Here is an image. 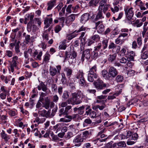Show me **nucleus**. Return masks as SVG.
Masks as SVG:
<instances>
[{
    "label": "nucleus",
    "mask_w": 148,
    "mask_h": 148,
    "mask_svg": "<svg viewBox=\"0 0 148 148\" xmlns=\"http://www.w3.org/2000/svg\"><path fill=\"white\" fill-rule=\"evenodd\" d=\"M99 6L97 10V12L94 21H97L104 18L103 13L106 14L110 7V5L107 3V0H99Z\"/></svg>",
    "instance_id": "f257e3e1"
},
{
    "label": "nucleus",
    "mask_w": 148,
    "mask_h": 148,
    "mask_svg": "<svg viewBox=\"0 0 148 148\" xmlns=\"http://www.w3.org/2000/svg\"><path fill=\"white\" fill-rule=\"evenodd\" d=\"M93 84L97 89L99 90H102L106 88H107L110 86L109 84L104 83L103 80L99 78L94 81Z\"/></svg>",
    "instance_id": "f03ea898"
},
{
    "label": "nucleus",
    "mask_w": 148,
    "mask_h": 148,
    "mask_svg": "<svg viewBox=\"0 0 148 148\" xmlns=\"http://www.w3.org/2000/svg\"><path fill=\"white\" fill-rule=\"evenodd\" d=\"M68 103L69 104L70 103L73 105H78L82 103V101L78 98L77 96L76 92L72 93V97L71 99H69L67 100Z\"/></svg>",
    "instance_id": "7ed1b4c3"
},
{
    "label": "nucleus",
    "mask_w": 148,
    "mask_h": 148,
    "mask_svg": "<svg viewBox=\"0 0 148 148\" xmlns=\"http://www.w3.org/2000/svg\"><path fill=\"white\" fill-rule=\"evenodd\" d=\"M94 21V19L93 22L95 24V27L94 28L97 30V32L99 33H101L103 32L104 30L105 26L103 24V21Z\"/></svg>",
    "instance_id": "20e7f679"
},
{
    "label": "nucleus",
    "mask_w": 148,
    "mask_h": 148,
    "mask_svg": "<svg viewBox=\"0 0 148 148\" xmlns=\"http://www.w3.org/2000/svg\"><path fill=\"white\" fill-rule=\"evenodd\" d=\"M133 8L132 7H130L128 6L125 7L124 10L125 14L126 16L127 19L129 20H130L133 17L134 14Z\"/></svg>",
    "instance_id": "39448f33"
},
{
    "label": "nucleus",
    "mask_w": 148,
    "mask_h": 148,
    "mask_svg": "<svg viewBox=\"0 0 148 148\" xmlns=\"http://www.w3.org/2000/svg\"><path fill=\"white\" fill-rule=\"evenodd\" d=\"M52 14L47 15L45 18L44 21V24L45 25L44 28L45 29L49 27L52 23L53 21V19L52 17Z\"/></svg>",
    "instance_id": "423d86ee"
},
{
    "label": "nucleus",
    "mask_w": 148,
    "mask_h": 148,
    "mask_svg": "<svg viewBox=\"0 0 148 148\" xmlns=\"http://www.w3.org/2000/svg\"><path fill=\"white\" fill-rule=\"evenodd\" d=\"M108 73L110 78H114L118 74V71L117 69L113 66H110L108 67Z\"/></svg>",
    "instance_id": "0eeeda50"
},
{
    "label": "nucleus",
    "mask_w": 148,
    "mask_h": 148,
    "mask_svg": "<svg viewBox=\"0 0 148 148\" xmlns=\"http://www.w3.org/2000/svg\"><path fill=\"white\" fill-rule=\"evenodd\" d=\"M84 141L80 135H78L76 136L73 140V143L76 147H79L81 145V143Z\"/></svg>",
    "instance_id": "6e6552de"
},
{
    "label": "nucleus",
    "mask_w": 148,
    "mask_h": 148,
    "mask_svg": "<svg viewBox=\"0 0 148 148\" xmlns=\"http://www.w3.org/2000/svg\"><path fill=\"white\" fill-rule=\"evenodd\" d=\"M122 86L123 85L122 84L119 85L118 87L116 88V92L113 95L108 96L107 98L108 99V100L113 99L116 98V96H117L121 94L122 90L121 88Z\"/></svg>",
    "instance_id": "1a4fd4ad"
},
{
    "label": "nucleus",
    "mask_w": 148,
    "mask_h": 148,
    "mask_svg": "<svg viewBox=\"0 0 148 148\" xmlns=\"http://www.w3.org/2000/svg\"><path fill=\"white\" fill-rule=\"evenodd\" d=\"M93 131V129H90L88 130H86L83 132L80 135L84 141L87 138L92 135Z\"/></svg>",
    "instance_id": "9d476101"
},
{
    "label": "nucleus",
    "mask_w": 148,
    "mask_h": 148,
    "mask_svg": "<svg viewBox=\"0 0 148 148\" xmlns=\"http://www.w3.org/2000/svg\"><path fill=\"white\" fill-rule=\"evenodd\" d=\"M50 110L47 111L45 109L41 110H39L38 112L39 116L45 117L46 118H50Z\"/></svg>",
    "instance_id": "9b49d317"
},
{
    "label": "nucleus",
    "mask_w": 148,
    "mask_h": 148,
    "mask_svg": "<svg viewBox=\"0 0 148 148\" xmlns=\"http://www.w3.org/2000/svg\"><path fill=\"white\" fill-rule=\"evenodd\" d=\"M78 14H71L68 16L66 18V23L67 25L70 24L75 19L76 17H77Z\"/></svg>",
    "instance_id": "f8f14e48"
},
{
    "label": "nucleus",
    "mask_w": 148,
    "mask_h": 148,
    "mask_svg": "<svg viewBox=\"0 0 148 148\" xmlns=\"http://www.w3.org/2000/svg\"><path fill=\"white\" fill-rule=\"evenodd\" d=\"M18 58L16 56L12 58V62L10 65V70L13 73L14 71V67L18 69V68L17 67V60Z\"/></svg>",
    "instance_id": "ddd939ff"
},
{
    "label": "nucleus",
    "mask_w": 148,
    "mask_h": 148,
    "mask_svg": "<svg viewBox=\"0 0 148 148\" xmlns=\"http://www.w3.org/2000/svg\"><path fill=\"white\" fill-rule=\"evenodd\" d=\"M90 50L89 49H86L83 51L81 57V61L83 62L84 60V58L87 59H89L90 58Z\"/></svg>",
    "instance_id": "4468645a"
},
{
    "label": "nucleus",
    "mask_w": 148,
    "mask_h": 148,
    "mask_svg": "<svg viewBox=\"0 0 148 148\" xmlns=\"http://www.w3.org/2000/svg\"><path fill=\"white\" fill-rule=\"evenodd\" d=\"M0 135L2 139H3L5 143H7L10 138L11 136L8 135L3 130L0 133Z\"/></svg>",
    "instance_id": "2eb2a0df"
},
{
    "label": "nucleus",
    "mask_w": 148,
    "mask_h": 148,
    "mask_svg": "<svg viewBox=\"0 0 148 148\" xmlns=\"http://www.w3.org/2000/svg\"><path fill=\"white\" fill-rule=\"evenodd\" d=\"M90 14L86 13L83 14L81 16L80 22L82 23H85L89 19Z\"/></svg>",
    "instance_id": "dca6fc26"
},
{
    "label": "nucleus",
    "mask_w": 148,
    "mask_h": 148,
    "mask_svg": "<svg viewBox=\"0 0 148 148\" xmlns=\"http://www.w3.org/2000/svg\"><path fill=\"white\" fill-rule=\"evenodd\" d=\"M37 88L39 90H42L43 91H46L47 90H49L47 86L45 85L43 82H41L38 86Z\"/></svg>",
    "instance_id": "f3484780"
},
{
    "label": "nucleus",
    "mask_w": 148,
    "mask_h": 148,
    "mask_svg": "<svg viewBox=\"0 0 148 148\" xmlns=\"http://www.w3.org/2000/svg\"><path fill=\"white\" fill-rule=\"evenodd\" d=\"M100 47H95V51H93L90 55V57L92 59L95 60L98 57V53L97 51L100 49Z\"/></svg>",
    "instance_id": "a211bd4d"
},
{
    "label": "nucleus",
    "mask_w": 148,
    "mask_h": 148,
    "mask_svg": "<svg viewBox=\"0 0 148 148\" xmlns=\"http://www.w3.org/2000/svg\"><path fill=\"white\" fill-rule=\"evenodd\" d=\"M127 52V54H126V57L127 58V60H129L130 61H134V57L135 56V54L134 52L131 51L129 52Z\"/></svg>",
    "instance_id": "6ab92c4d"
},
{
    "label": "nucleus",
    "mask_w": 148,
    "mask_h": 148,
    "mask_svg": "<svg viewBox=\"0 0 148 148\" xmlns=\"http://www.w3.org/2000/svg\"><path fill=\"white\" fill-rule=\"evenodd\" d=\"M73 117L71 116L66 115L65 116L64 118H61L59 121L64 122H69L71 121Z\"/></svg>",
    "instance_id": "aec40b11"
},
{
    "label": "nucleus",
    "mask_w": 148,
    "mask_h": 148,
    "mask_svg": "<svg viewBox=\"0 0 148 148\" xmlns=\"http://www.w3.org/2000/svg\"><path fill=\"white\" fill-rule=\"evenodd\" d=\"M98 77V75L97 74H93L88 73V80L91 82H93L94 79H97Z\"/></svg>",
    "instance_id": "412c9836"
},
{
    "label": "nucleus",
    "mask_w": 148,
    "mask_h": 148,
    "mask_svg": "<svg viewBox=\"0 0 148 148\" xmlns=\"http://www.w3.org/2000/svg\"><path fill=\"white\" fill-rule=\"evenodd\" d=\"M106 105L104 104L102 106H100L98 105H95L92 104V108L93 110H97L98 109H99L100 110H102L106 107Z\"/></svg>",
    "instance_id": "4be33fe9"
},
{
    "label": "nucleus",
    "mask_w": 148,
    "mask_h": 148,
    "mask_svg": "<svg viewBox=\"0 0 148 148\" xmlns=\"http://www.w3.org/2000/svg\"><path fill=\"white\" fill-rule=\"evenodd\" d=\"M64 71L65 72L66 76L69 79L72 73V69L69 67H65L64 69Z\"/></svg>",
    "instance_id": "5701e85b"
},
{
    "label": "nucleus",
    "mask_w": 148,
    "mask_h": 148,
    "mask_svg": "<svg viewBox=\"0 0 148 148\" xmlns=\"http://www.w3.org/2000/svg\"><path fill=\"white\" fill-rule=\"evenodd\" d=\"M11 77L12 76L10 75L8 76H5L2 75H1L0 77L2 81L4 82L6 84H7L8 83V81L10 80V79Z\"/></svg>",
    "instance_id": "b1692460"
},
{
    "label": "nucleus",
    "mask_w": 148,
    "mask_h": 148,
    "mask_svg": "<svg viewBox=\"0 0 148 148\" xmlns=\"http://www.w3.org/2000/svg\"><path fill=\"white\" fill-rule=\"evenodd\" d=\"M78 33L76 32L75 31L67 35V38L68 40H70L77 36L78 35Z\"/></svg>",
    "instance_id": "393cba45"
},
{
    "label": "nucleus",
    "mask_w": 148,
    "mask_h": 148,
    "mask_svg": "<svg viewBox=\"0 0 148 148\" xmlns=\"http://www.w3.org/2000/svg\"><path fill=\"white\" fill-rule=\"evenodd\" d=\"M56 0H53L48 2L47 3L48 7L47 10H50L54 7L56 5Z\"/></svg>",
    "instance_id": "a878e982"
},
{
    "label": "nucleus",
    "mask_w": 148,
    "mask_h": 148,
    "mask_svg": "<svg viewBox=\"0 0 148 148\" xmlns=\"http://www.w3.org/2000/svg\"><path fill=\"white\" fill-rule=\"evenodd\" d=\"M49 71L50 75L52 76H54L58 73L57 69L53 66H50Z\"/></svg>",
    "instance_id": "bb28decb"
},
{
    "label": "nucleus",
    "mask_w": 148,
    "mask_h": 148,
    "mask_svg": "<svg viewBox=\"0 0 148 148\" xmlns=\"http://www.w3.org/2000/svg\"><path fill=\"white\" fill-rule=\"evenodd\" d=\"M102 76L105 79L109 80L110 79V76H109L108 72L106 70H104L101 72Z\"/></svg>",
    "instance_id": "cd10ccee"
},
{
    "label": "nucleus",
    "mask_w": 148,
    "mask_h": 148,
    "mask_svg": "<svg viewBox=\"0 0 148 148\" xmlns=\"http://www.w3.org/2000/svg\"><path fill=\"white\" fill-rule=\"evenodd\" d=\"M69 92L66 90L64 91L63 92L62 97V100L64 101L69 99Z\"/></svg>",
    "instance_id": "c85d7f7f"
},
{
    "label": "nucleus",
    "mask_w": 148,
    "mask_h": 148,
    "mask_svg": "<svg viewBox=\"0 0 148 148\" xmlns=\"http://www.w3.org/2000/svg\"><path fill=\"white\" fill-rule=\"evenodd\" d=\"M16 34L14 33H12L10 37L11 38V41L12 42H14L13 43H11L10 44L11 46H15L16 43V40L15 39L16 37Z\"/></svg>",
    "instance_id": "c756f323"
},
{
    "label": "nucleus",
    "mask_w": 148,
    "mask_h": 148,
    "mask_svg": "<svg viewBox=\"0 0 148 148\" xmlns=\"http://www.w3.org/2000/svg\"><path fill=\"white\" fill-rule=\"evenodd\" d=\"M97 70V66L96 65H95L90 69L89 73L95 75L97 74H96Z\"/></svg>",
    "instance_id": "7c9ffc66"
},
{
    "label": "nucleus",
    "mask_w": 148,
    "mask_h": 148,
    "mask_svg": "<svg viewBox=\"0 0 148 148\" xmlns=\"http://www.w3.org/2000/svg\"><path fill=\"white\" fill-rule=\"evenodd\" d=\"M50 55L48 53H46L44 56V58L43 62L44 63L47 64L49 62Z\"/></svg>",
    "instance_id": "2f4dec72"
},
{
    "label": "nucleus",
    "mask_w": 148,
    "mask_h": 148,
    "mask_svg": "<svg viewBox=\"0 0 148 148\" xmlns=\"http://www.w3.org/2000/svg\"><path fill=\"white\" fill-rule=\"evenodd\" d=\"M33 22L35 24H37L39 27H40L42 23L41 19L40 18H35L33 20Z\"/></svg>",
    "instance_id": "473e14b6"
},
{
    "label": "nucleus",
    "mask_w": 148,
    "mask_h": 148,
    "mask_svg": "<svg viewBox=\"0 0 148 148\" xmlns=\"http://www.w3.org/2000/svg\"><path fill=\"white\" fill-rule=\"evenodd\" d=\"M143 24V22H140V20L137 19L134 23H133L132 25L134 27H139L141 26Z\"/></svg>",
    "instance_id": "72a5a7b5"
},
{
    "label": "nucleus",
    "mask_w": 148,
    "mask_h": 148,
    "mask_svg": "<svg viewBox=\"0 0 148 148\" xmlns=\"http://www.w3.org/2000/svg\"><path fill=\"white\" fill-rule=\"evenodd\" d=\"M98 3V0H90L89 5L90 6L96 7L97 6Z\"/></svg>",
    "instance_id": "f704fd0d"
},
{
    "label": "nucleus",
    "mask_w": 148,
    "mask_h": 148,
    "mask_svg": "<svg viewBox=\"0 0 148 148\" xmlns=\"http://www.w3.org/2000/svg\"><path fill=\"white\" fill-rule=\"evenodd\" d=\"M85 106L84 105L78 108V114L80 115L83 114L84 112Z\"/></svg>",
    "instance_id": "c9c22d12"
},
{
    "label": "nucleus",
    "mask_w": 148,
    "mask_h": 148,
    "mask_svg": "<svg viewBox=\"0 0 148 148\" xmlns=\"http://www.w3.org/2000/svg\"><path fill=\"white\" fill-rule=\"evenodd\" d=\"M72 106H67L65 108V113L66 115H68L70 112L71 110H70L71 109Z\"/></svg>",
    "instance_id": "e433bc0d"
},
{
    "label": "nucleus",
    "mask_w": 148,
    "mask_h": 148,
    "mask_svg": "<svg viewBox=\"0 0 148 148\" xmlns=\"http://www.w3.org/2000/svg\"><path fill=\"white\" fill-rule=\"evenodd\" d=\"M116 55L115 54L110 55L108 57V60L110 62H112L115 60Z\"/></svg>",
    "instance_id": "4c0bfd02"
},
{
    "label": "nucleus",
    "mask_w": 148,
    "mask_h": 148,
    "mask_svg": "<svg viewBox=\"0 0 148 148\" xmlns=\"http://www.w3.org/2000/svg\"><path fill=\"white\" fill-rule=\"evenodd\" d=\"M84 73L82 71H79L77 72L76 75V77L77 79H81L84 78Z\"/></svg>",
    "instance_id": "58836bf2"
},
{
    "label": "nucleus",
    "mask_w": 148,
    "mask_h": 148,
    "mask_svg": "<svg viewBox=\"0 0 148 148\" xmlns=\"http://www.w3.org/2000/svg\"><path fill=\"white\" fill-rule=\"evenodd\" d=\"M98 128L100 131L98 133V135L101 134L106 131V129L105 127H102V126H100Z\"/></svg>",
    "instance_id": "ea45409f"
},
{
    "label": "nucleus",
    "mask_w": 148,
    "mask_h": 148,
    "mask_svg": "<svg viewBox=\"0 0 148 148\" xmlns=\"http://www.w3.org/2000/svg\"><path fill=\"white\" fill-rule=\"evenodd\" d=\"M124 39L121 38L119 36L115 40V42L116 44L121 45L124 42Z\"/></svg>",
    "instance_id": "a19ab883"
},
{
    "label": "nucleus",
    "mask_w": 148,
    "mask_h": 148,
    "mask_svg": "<svg viewBox=\"0 0 148 148\" xmlns=\"http://www.w3.org/2000/svg\"><path fill=\"white\" fill-rule=\"evenodd\" d=\"M79 84L81 86H86V81L84 77L79 79Z\"/></svg>",
    "instance_id": "79ce46f5"
},
{
    "label": "nucleus",
    "mask_w": 148,
    "mask_h": 148,
    "mask_svg": "<svg viewBox=\"0 0 148 148\" xmlns=\"http://www.w3.org/2000/svg\"><path fill=\"white\" fill-rule=\"evenodd\" d=\"M50 101L49 99H47L45 100V103L43 104V107L46 109H48L50 107Z\"/></svg>",
    "instance_id": "37998d69"
},
{
    "label": "nucleus",
    "mask_w": 148,
    "mask_h": 148,
    "mask_svg": "<svg viewBox=\"0 0 148 148\" xmlns=\"http://www.w3.org/2000/svg\"><path fill=\"white\" fill-rule=\"evenodd\" d=\"M57 110L58 107L57 106H56L52 110L51 114L50 113V118L54 116L56 113L57 111Z\"/></svg>",
    "instance_id": "c03bdc74"
},
{
    "label": "nucleus",
    "mask_w": 148,
    "mask_h": 148,
    "mask_svg": "<svg viewBox=\"0 0 148 148\" xmlns=\"http://www.w3.org/2000/svg\"><path fill=\"white\" fill-rule=\"evenodd\" d=\"M2 92V93H9L7 89V88L3 85H2L1 87L0 92Z\"/></svg>",
    "instance_id": "a18cd8bd"
},
{
    "label": "nucleus",
    "mask_w": 148,
    "mask_h": 148,
    "mask_svg": "<svg viewBox=\"0 0 148 148\" xmlns=\"http://www.w3.org/2000/svg\"><path fill=\"white\" fill-rule=\"evenodd\" d=\"M66 7V5H65L64 7L62 8L61 10L59 13L60 16H64L65 13V9Z\"/></svg>",
    "instance_id": "49530a36"
},
{
    "label": "nucleus",
    "mask_w": 148,
    "mask_h": 148,
    "mask_svg": "<svg viewBox=\"0 0 148 148\" xmlns=\"http://www.w3.org/2000/svg\"><path fill=\"white\" fill-rule=\"evenodd\" d=\"M117 146L119 147H125L126 145L124 141H121L117 143Z\"/></svg>",
    "instance_id": "de8ad7c7"
},
{
    "label": "nucleus",
    "mask_w": 148,
    "mask_h": 148,
    "mask_svg": "<svg viewBox=\"0 0 148 148\" xmlns=\"http://www.w3.org/2000/svg\"><path fill=\"white\" fill-rule=\"evenodd\" d=\"M33 21H29L27 24V30L28 31H30L31 30L32 27L33 26Z\"/></svg>",
    "instance_id": "09e8293b"
},
{
    "label": "nucleus",
    "mask_w": 148,
    "mask_h": 148,
    "mask_svg": "<svg viewBox=\"0 0 148 148\" xmlns=\"http://www.w3.org/2000/svg\"><path fill=\"white\" fill-rule=\"evenodd\" d=\"M62 78L61 81L63 84H66V78L64 73H62Z\"/></svg>",
    "instance_id": "8fccbe9b"
},
{
    "label": "nucleus",
    "mask_w": 148,
    "mask_h": 148,
    "mask_svg": "<svg viewBox=\"0 0 148 148\" xmlns=\"http://www.w3.org/2000/svg\"><path fill=\"white\" fill-rule=\"evenodd\" d=\"M138 137V135L136 133H132V137H130V139L134 140H137Z\"/></svg>",
    "instance_id": "3c124183"
},
{
    "label": "nucleus",
    "mask_w": 148,
    "mask_h": 148,
    "mask_svg": "<svg viewBox=\"0 0 148 148\" xmlns=\"http://www.w3.org/2000/svg\"><path fill=\"white\" fill-rule=\"evenodd\" d=\"M116 80L118 82H121L123 79V77L121 75H118L116 77Z\"/></svg>",
    "instance_id": "603ef678"
},
{
    "label": "nucleus",
    "mask_w": 148,
    "mask_h": 148,
    "mask_svg": "<svg viewBox=\"0 0 148 148\" xmlns=\"http://www.w3.org/2000/svg\"><path fill=\"white\" fill-rule=\"evenodd\" d=\"M9 93H1L0 94V97L2 100L5 99L6 96Z\"/></svg>",
    "instance_id": "864d4df0"
},
{
    "label": "nucleus",
    "mask_w": 148,
    "mask_h": 148,
    "mask_svg": "<svg viewBox=\"0 0 148 148\" xmlns=\"http://www.w3.org/2000/svg\"><path fill=\"white\" fill-rule=\"evenodd\" d=\"M80 8V7L79 5H77L74 6H72V9L73 10V12L74 13L77 12L79 9Z\"/></svg>",
    "instance_id": "5fc2aeb1"
},
{
    "label": "nucleus",
    "mask_w": 148,
    "mask_h": 148,
    "mask_svg": "<svg viewBox=\"0 0 148 148\" xmlns=\"http://www.w3.org/2000/svg\"><path fill=\"white\" fill-rule=\"evenodd\" d=\"M73 136V134L71 132H68L65 135V138L66 139H69Z\"/></svg>",
    "instance_id": "6e6d98bb"
},
{
    "label": "nucleus",
    "mask_w": 148,
    "mask_h": 148,
    "mask_svg": "<svg viewBox=\"0 0 148 148\" xmlns=\"http://www.w3.org/2000/svg\"><path fill=\"white\" fill-rule=\"evenodd\" d=\"M45 92H41L40 94V97H44L48 95L50 92V90H47L46 91H44Z\"/></svg>",
    "instance_id": "4d7b16f0"
},
{
    "label": "nucleus",
    "mask_w": 148,
    "mask_h": 148,
    "mask_svg": "<svg viewBox=\"0 0 148 148\" xmlns=\"http://www.w3.org/2000/svg\"><path fill=\"white\" fill-rule=\"evenodd\" d=\"M71 8L72 9V5L71 4L69 5L66 10V12L69 14L71 13L72 12Z\"/></svg>",
    "instance_id": "13d9d810"
},
{
    "label": "nucleus",
    "mask_w": 148,
    "mask_h": 148,
    "mask_svg": "<svg viewBox=\"0 0 148 148\" xmlns=\"http://www.w3.org/2000/svg\"><path fill=\"white\" fill-rule=\"evenodd\" d=\"M81 40V44H80V46H84L85 45L86 43V37H84L82 38L79 39Z\"/></svg>",
    "instance_id": "bf43d9fd"
},
{
    "label": "nucleus",
    "mask_w": 148,
    "mask_h": 148,
    "mask_svg": "<svg viewBox=\"0 0 148 148\" xmlns=\"http://www.w3.org/2000/svg\"><path fill=\"white\" fill-rule=\"evenodd\" d=\"M8 114L11 116H15L17 114L16 112L12 110H10L8 112Z\"/></svg>",
    "instance_id": "052dcab7"
},
{
    "label": "nucleus",
    "mask_w": 148,
    "mask_h": 148,
    "mask_svg": "<svg viewBox=\"0 0 148 148\" xmlns=\"http://www.w3.org/2000/svg\"><path fill=\"white\" fill-rule=\"evenodd\" d=\"M51 136L52 137V140L54 141H57L58 140L59 138L58 137L54 135L53 133L51 134Z\"/></svg>",
    "instance_id": "680f3d73"
},
{
    "label": "nucleus",
    "mask_w": 148,
    "mask_h": 148,
    "mask_svg": "<svg viewBox=\"0 0 148 148\" xmlns=\"http://www.w3.org/2000/svg\"><path fill=\"white\" fill-rule=\"evenodd\" d=\"M61 125L60 124H57L54 126L53 129L55 130H56L57 132L61 130Z\"/></svg>",
    "instance_id": "e2e57ef3"
},
{
    "label": "nucleus",
    "mask_w": 148,
    "mask_h": 148,
    "mask_svg": "<svg viewBox=\"0 0 148 148\" xmlns=\"http://www.w3.org/2000/svg\"><path fill=\"white\" fill-rule=\"evenodd\" d=\"M86 27H84L83 26H81L78 30H75L77 33L83 31H85L86 29Z\"/></svg>",
    "instance_id": "0e129e2a"
},
{
    "label": "nucleus",
    "mask_w": 148,
    "mask_h": 148,
    "mask_svg": "<svg viewBox=\"0 0 148 148\" xmlns=\"http://www.w3.org/2000/svg\"><path fill=\"white\" fill-rule=\"evenodd\" d=\"M34 100L32 99V98H30L29 99V103L30 104L29 108L32 109L33 108Z\"/></svg>",
    "instance_id": "69168bd1"
},
{
    "label": "nucleus",
    "mask_w": 148,
    "mask_h": 148,
    "mask_svg": "<svg viewBox=\"0 0 148 148\" xmlns=\"http://www.w3.org/2000/svg\"><path fill=\"white\" fill-rule=\"evenodd\" d=\"M142 58L143 59H146L148 58V51H145L142 55L141 56Z\"/></svg>",
    "instance_id": "338daca9"
},
{
    "label": "nucleus",
    "mask_w": 148,
    "mask_h": 148,
    "mask_svg": "<svg viewBox=\"0 0 148 148\" xmlns=\"http://www.w3.org/2000/svg\"><path fill=\"white\" fill-rule=\"evenodd\" d=\"M96 92V90L95 89H88L87 90V92L88 94H93L94 95H95Z\"/></svg>",
    "instance_id": "774afa93"
}]
</instances>
